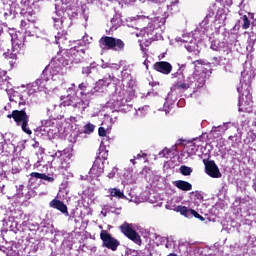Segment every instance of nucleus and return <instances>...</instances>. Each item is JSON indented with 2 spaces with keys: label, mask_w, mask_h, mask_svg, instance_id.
I'll list each match as a JSON object with an SVG mask.
<instances>
[{
  "label": "nucleus",
  "mask_w": 256,
  "mask_h": 256,
  "mask_svg": "<svg viewBox=\"0 0 256 256\" xmlns=\"http://www.w3.org/2000/svg\"><path fill=\"white\" fill-rule=\"evenodd\" d=\"M107 197H115V199H125V194L119 188L108 189Z\"/></svg>",
  "instance_id": "473e14b6"
},
{
  "label": "nucleus",
  "mask_w": 256,
  "mask_h": 256,
  "mask_svg": "<svg viewBox=\"0 0 256 256\" xmlns=\"http://www.w3.org/2000/svg\"><path fill=\"white\" fill-rule=\"evenodd\" d=\"M167 256H178L177 254H175V253H170L169 255H167Z\"/></svg>",
  "instance_id": "774afa93"
},
{
  "label": "nucleus",
  "mask_w": 256,
  "mask_h": 256,
  "mask_svg": "<svg viewBox=\"0 0 256 256\" xmlns=\"http://www.w3.org/2000/svg\"><path fill=\"white\" fill-rule=\"evenodd\" d=\"M199 151V145L190 143L188 146H186V153H188V157H191L192 155H196V153Z\"/></svg>",
  "instance_id": "c9c22d12"
},
{
  "label": "nucleus",
  "mask_w": 256,
  "mask_h": 256,
  "mask_svg": "<svg viewBox=\"0 0 256 256\" xmlns=\"http://www.w3.org/2000/svg\"><path fill=\"white\" fill-rule=\"evenodd\" d=\"M175 151H176V146H173L171 150L169 148H164L161 152H159L158 155L161 158L165 157L166 159H169L171 155H175Z\"/></svg>",
  "instance_id": "f704fd0d"
},
{
  "label": "nucleus",
  "mask_w": 256,
  "mask_h": 256,
  "mask_svg": "<svg viewBox=\"0 0 256 256\" xmlns=\"http://www.w3.org/2000/svg\"><path fill=\"white\" fill-rule=\"evenodd\" d=\"M0 89L6 91L9 100L18 103L19 107L29 105L31 102L30 97L33 95V91H29V88H26L25 85L13 88L5 75L0 76Z\"/></svg>",
  "instance_id": "39448f33"
},
{
  "label": "nucleus",
  "mask_w": 256,
  "mask_h": 256,
  "mask_svg": "<svg viewBox=\"0 0 256 256\" xmlns=\"http://www.w3.org/2000/svg\"><path fill=\"white\" fill-rule=\"evenodd\" d=\"M137 3V0H120L119 4L121 5H135Z\"/></svg>",
  "instance_id": "603ef678"
},
{
  "label": "nucleus",
  "mask_w": 256,
  "mask_h": 256,
  "mask_svg": "<svg viewBox=\"0 0 256 256\" xmlns=\"http://www.w3.org/2000/svg\"><path fill=\"white\" fill-rule=\"evenodd\" d=\"M34 149H38V151L36 152V155H43V148H41V146H39V142H35L33 144Z\"/></svg>",
  "instance_id": "3c124183"
},
{
  "label": "nucleus",
  "mask_w": 256,
  "mask_h": 256,
  "mask_svg": "<svg viewBox=\"0 0 256 256\" xmlns=\"http://www.w3.org/2000/svg\"><path fill=\"white\" fill-rule=\"evenodd\" d=\"M124 178H125V182L129 185H133L137 181V178H135V176H133V172H131V171L125 172Z\"/></svg>",
  "instance_id": "4c0bfd02"
},
{
  "label": "nucleus",
  "mask_w": 256,
  "mask_h": 256,
  "mask_svg": "<svg viewBox=\"0 0 256 256\" xmlns=\"http://www.w3.org/2000/svg\"><path fill=\"white\" fill-rule=\"evenodd\" d=\"M149 109V105L142 106L136 109L135 115H137L138 117H145V115L149 113Z\"/></svg>",
  "instance_id": "58836bf2"
},
{
  "label": "nucleus",
  "mask_w": 256,
  "mask_h": 256,
  "mask_svg": "<svg viewBox=\"0 0 256 256\" xmlns=\"http://www.w3.org/2000/svg\"><path fill=\"white\" fill-rule=\"evenodd\" d=\"M247 139H248V142L251 143V145H256L255 133H249Z\"/></svg>",
  "instance_id": "8fccbe9b"
},
{
  "label": "nucleus",
  "mask_w": 256,
  "mask_h": 256,
  "mask_svg": "<svg viewBox=\"0 0 256 256\" xmlns=\"http://www.w3.org/2000/svg\"><path fill=\"white\" fill-rule=\"evenodd\" d=\"M174 211L176 213H180V215H183L184 217H187L188 219H191L192 217H195L196 219H199L200 221H205V218L197 213V211L186 207V206H176Z\"/></svg>",
  "instance_id": "f3484780"
},
{
  "label": "nucleus",
  "mask_w": 256,
  "mask_h": 256,
  "mask_svg": "<svg viewBox=\"0 0 256 256\" xmlns=\"http://www.w3.org/2000/svg\"><path fill=\"white\" fill-rule=\"evenodd\" d=\"M106 131H107V126L100 127L98 129L99 136L100 137H105V135H107Z\"/></svg>",
  "instance_id": "864d4df0"
},
{
  "label": "nucleus",
  "mask_w": 256,
  "mask_h": 256,
  "mask_svg": "<svg viewBox=\"0 0 256 256\" xmlns=\"http://www.w3.org/2000/svg\"><path fill=\"white\" fill-rule=\"evenodd\" d=\"M223 131H227V124H223L220 126H214L212 128V133H223Z\"/></svg>",
  "instance_id": "a18cd8bd"
},
{
  "label": "nucleus",
  "mask_w": 256,
  "mask_h": 256,
  "mask_svg": "<svg viewBox=\"0 0 256 256\" xmlns=\"http://www.w3.org/2000/svg\"><path fill=\"white\" fill-rule=\"evenodd\" d=\"M80 89V97L77 96L75 93V84H71V87L68 88V95L64 96V103L63 105H71L74 109H78L80 113H83L87 107H89V97L91 95H95V92L93 89H91V86L87 82H82L79 84Z\"/></svg>",
  "instance_id": "7ed1b4c3"
},
{
  "label": "nucleus",
  "mask_w": 256,
  "mask_h": 256,
  "mask_svg": "<svg viewBox=\"0 0 256 256\" xmlns=\"http://www.w3.org/2000/svg\"><path fill=\"white\" fill-rule=\"evenodd\" d=\"M196 63H201V65H212L213 67H217L218 65H227L229 63V59L224 56L213 57L210 62L205 63L203 60H197Z\"/></svg>",
  "instance_id": "5701e85b"
},
{
  "label": "nucleus",
  "mask_w": 256,
  "mask_h": 256,
  "mask_svg": "<svg viewBox=\"0 0 256 256\" xmlns=\"http://www.w3.org/2000/svg\"><path fill=\"white\" fill-rule=\"evenodd\" d=\"M52 19H53L55 29L57 31H63L64 23L65 21H67V18L56 13V16H53Z\"/></svg>",
  "instance_id": "c756f323"
},
{
  "label": "nucleus",
  "mask_w": 256,
  "mask_h": 256,
  "mask_svg": "<svg viewBox=\"0 0 256 256\" xmlns=\"http://www.w3.org/2000/svg\"><path fill=\"white\" fill-rule=\"evenodd\" d=\"M241 19H242V27L244 29H249V27L251 26V22L249 21V18L247 17V15H243Z\"/></svg>",
  "instance_id": "de8ad7c7"
},
{
  "label": "nucleus",
  "mask_w": 256,
  "mask_h": 256,
  "mask_svg": "<svg viewBox=\"0 0 256 256\" xmlns=\"http://www.w3.org/2000/svg\"><path fill=\"white\" fill-rule=\"evenodd\" d=\"M56 45L60 47V49H67V45H69V40H67V36H65V30L58 31L57 35H55Z\"/></svg>",
  "instance_id": "393cba45"
},
{
  "label": "nucleus",
  "mask_w": 256,
  "mask_h": 256,
  "mask_svg": "<svg viewBox=\"0 0 256 256\" xmlns=\"http://www.w3.org/2000/svg\"><path fill=\"white\" fill-rule=\"evenodd\" d=\"M9 35L11 37V43H12V51L4 53V56L6 59H15L17 57V53L21 51L22 47L25 45V37H34L35 33L31 32L30 30L25 31V35L21 32H17L15 30H11L9 32Z\"/></svg>",
  "instance_id": "6e6552de"
},
{
  "label": "nucleus",
  "mask_w": 256,
  "mask_h": 256,
  "mask_svg": "<svg viewBox=\"0 0 256 256\" xmlns=\"http://www.w3.org/2000/svg\"><path fill=\"white\" fill-rule=\"evenodd\" d=\"M180 173H182L185 176H189L191 175V173H193V168L183 165L180 167Z\"/></svg>",
  "instance_id": "c03bdc74"
},
{
  "label": "nucleus",
  "mask_w": 256,
  "mask_h": 256,
  "mask_svg": "<svg viewBox=\"0 0 256 256\" xmlns=\"http://www.w3.org/2000/svg\"><path fill=\"white\" fill-rule=\"evenodd\" d=\"M37 195V192L33 190V188H29L28 194H26V199H31V197H35Z\"/></svg>",
  "instance_id": "5fc2aeb1"
},
{
  "label": "nucleus",
  "mask_w": 256,
  "mask_h": 256,
  "mask_svg": "<svg viewBox=\"0 0 256 256\" xmlns=\"http://www.w3.org/2000/svg\"><path fill=\"white\" fill-rule=\"evenodd\" d=\"M67 65H69V60L63 56L51 61L49 67L52 81H58L59 83L63 82V75L67 73Z\"/></svg>",
  "instance_id": "1a4fd4ad"
},
{
  "label": "nucleus",
  "mask_w": 256,
  "mask_h": 256,
  "mask_svg": "<svg viewBox=\"0 0 256 256\" xmlns=\"http://www.w3.org/2000/svg\"><path fill=\"white\" fill-rule=\"evenodd\" d=\"M69 59H66L70 63H81L85 57V49L74 46L68 51Z\"/></svg>",
  "instance_id": "4468645a"
},
{
  "label": "nucleus",
  "mask_w": 256,
  "mask_h": 256,
  "mask_svg": "<svg viewBox=\"0 0 256 256\" xmlns=\"http://www.w3.org/2000/svg\"><path fill=\"white\" fill-rule=\"evenodd\" d=\"M100 238L103 241V246L107 249H111V251H117V247H119V240L113 238L107 230H102L100 233Z\"/></svg>",
  "instance_id": "f8f14e48"
},
{
  "label": "nucleus",
  "mask_w": 256,
  "mask_h": 256,
  "mask_svg": "<svg viewBox=\"0 0 256 256\" xmlns=\"http://www.w3.org/2000/svg\"><path fill=\"white\" fill-rule=\"evenodd\" d=\"M215 35L218 40L212 41L210 45V49L213 51H219L222 55H229L232 51L243 52V46H241L237 34L229 33L225 27L220 26L216 29Z\"/></svg>",
  "instance_id": "f03ea898"
},
{
  "label": "nucleus",
  "mask_w": 256,
  "mask_h": 256,
  "mask_svg": "<svg viewBox=\"0 0 256 256\" xmlns=\"http://www.w3.org/2000/svg\"><path fill=\"white\" fill-rule=\"evenodd\" d=\"M50 207L53 209H58V211H61V213H66V215H69L67 212V205L65 203L61 202V200L54 199L50 202Z\"/></svg>",
  "instance_id": "7c9ffc66"
},
{
  "label": "nucleus",
  "mask_w": 256,
  "mask_h": 256,
  "mask_svg": "<svg viewBox=\"0 0 256 256\" xmlns=\"http://www.w3.org/2000/svg\"><path fill=\"white\" fill-rule=\"evenodd\" d=\"M121 75L124 85H126V87H128L129 89H133V87L135 86V80H133V77L131 76L129 70H122Z\"/></svg>",
  "instance_id": "bb28decb"
},
{
  "label": "nucleus",
  "mask_w": 256,
  "mask_h": 256,
  "mask_svg": "<svg viewBox=\"0 0 256 256\" xmlns=\"http://www.w3.org/2000/svg\"><path fill=\"white\" fill-rule=\"evenodd\" d=\"M107 140L104 138L99 147V155L97 159H101V161H107V157H109V151H107Z\"/></svg>",
  "instance_id": "c85d7f7f"
},
{
  "label": "nucleus",
  "mask_w": 256,
  "mask_h": 256,
  "mask_svg": "<svg viewBox=\"0 0 256 256\" xmlns=\"http://www.w3.org/2000/svg\"><path fill=\"white\" fill-rule=\"evenodd\" d=\"M175 187L180 189L181 191H191L193 189V185L191 183L184 180H177L174 182Z\"/></svg>",
  "instance_id": "2f4dec72"
},
{
  "label": "nucleus",
  "mask_w": 256,
  "mask_h": 256,
  "mask_svg": "<svg viewBox=\"0 0 256 256\" xmlns=\"http://www.w3.org/2000/svg\"><path fill=\"white\" fill-rule=\"evenodd\" d=\"M176 41H181L185 43L184 47L189 51V53H199V45H197V39H194L193 35L189 34L183 36L182 38H176Z\"/></svg>",
  "instance_id": "ddd939ff"
},
{
  "label": "nucleus",
  "mask_w": 256,
  "mask_h": 256,
  "mask_svg": "<svg viewBox=\"0 0 256 256\" xmlns=\"http://www.w3.org/2000/svg\"><path fill=\"white\" fill-rule=\"evenodd\" d=\"M178 4H179V0H172L170 2V5H167L168 11H173V8L171 7H175V5H178Z\"/></svg>",
  "instance_id": "4d7b16f0"
},
{
  "label": "nucleus",
  "mask_w": 256,
  "mask_h": 256,
  "mask_svg": "<svg viewBox=\"0 0 256 256\" xmlns=\"http://www.w3.org/2000/svg\"><path fill=\"white\" fill-rule=\"evenodd\" d=\"M166 18L165 17H156L151 22L148 23L147 27H144L140 30V33H136V37H142V42L144 45H151L152 41L157 39V32L155 29H159V27H163L165 25Z\"/></svg>",
  "instance_id": "0eeeda50"
},
{
  "label": "nucleus",
  "mask_w": 256,
  "mask_h": 256,
  "mask_svg": "<svg viewBox=\"0 0 256 256\" xmlns=\"http://www.w3.org/2000/svg\"><path fill=\"white\" fill-rule=\"evenodd\" d=\"M102 125H103V127H106V129H111V127H113V125L111 124V115L104 116Z\"/></svg>",
  "instance_id": "79ce46f5"
},
{
  "label": "nucleus",
  "mask_w": 256,
  "mask_h": 256,
  "mask_svg": "<svg viewBox=\"0 0 256 256\" xmlns=\"http://www.w3.org/2000/svg\"><path fill=\"white\" fill-rule=\"evenodd\" d=\"M61 103L59 105L57 104H50L47 108V115L48 117H57L59 115V112L61 111V107H71V105H65V97L61 98Z\"/></svg>",
  "instance_id": "412c9836"
},
{
  "label": "nucleus",
  "mask_w": 256,
  "mask_h": 256,
  "mask_svg": "<svg viewBox=\"0 0 256 256\" xmlns=\"http://www.w3.org/2000/svg\"><path fill=\"white\" fill-rule=\"evenodd\" d=\"M183 69H185V65L180 66L177 72L171 74L172 79H177V81L173 84L171 91L165 98L163 109H158V111H165L166 115L171 111V105H173V102H171L173 93H177V91H187V89H201V87L205 85V77L198 72H194L185 79Z\"/></svg>",
  "instance_id": "f257e3e1"
},
{
  "label": "nucleus",
  "mask_w": 256,
  "mask_h": 256,
  "mask_svg": "<svg viewBox=\"0 0 256 256\" xmlns=\"http://www.w3.org/2000/svg\"><path fill=\"white\" fill-rule=\"evenodd\" d=\"M102 61V64H101V67L102 69H116L118 70L119 69V64H113V63H109V62H105L103 60Z\"/></svg>",
  "instance_id": "a19ab883"
},
{
  "label": "nucleus",
  "mask_w": 256,
  "mask_h": 256,
  "mask_svg": "<svg viewBox=\"0 0 256 256\" xmlns=\"http://www.w3.org/2000/svg\"><path fill=\"white\" fill-rule=\"evenodd\" d=\"M104 171H105V162L100 158H96V160L92 165V168L89 171V175L91 177H100V175H103Z\"/></svg>",
  "instance_id": "6ab92c4d"
},
{
  "label": "nucleus",
  "mask_w": 256,
  "mask_h": 256,
  "mask_svg": "<svg viewBox=\"0 0 256 256\" xmlns=\"http://www.w3.org/2000/svg\"><path fill=\"white\" fill-rule=\"evenodd\" d=\"M97 71V63L93 62L87 67L82 68V75H91V73H95Z\"/></svg>",
  "instance_id": "72a5a7b5"
},
{
  "label": "nucleus",
  "mask_w": 256,
  "mask_h": 256,
  "mask_svg": "<svg viewBox=\"0 0 256 256\" xmlns=\"http://www.w3.org/2000/svg\"><path fill=\"white\" fill-rule=\"evenodd\" d=\"M99 47L102 51H123L125 49V42L115 37L103 36L99 40Z\"/></svg>",
  "instance_id": "9d476101"
},
{
  "label": "nucleus",
  "mask_w": 256,
  "mask_h": 256,
  "mask_svg": "<svg viewBox=\"0 0 256 256\" xmlns=\"http://www.w3.org/2000/svg\"><path fill=\"white\" fill-rule=\"evenodd\" d=\"M205 169L209 177H212L213 179H221L222 174L221 171H219L217 164H215V161H208L205 164Z\"/></svg>",
  "instance_id": "aec40b11"
},
{
  "label": "nucleus",
  "mask_w": 256,
  "mask_h": 256,
  "mask_svg": "<svg viewBox=\"0 0 256 256\" xmlns=\"http://www.w3.org/2000/svg\"><path fill=\"white\" fill-rule=\"evenodd\" d=\"M164 245L166 249H173V247H175V240L172 237H166Z\"/></svg>",
  "instance_id": "49530a36"
},
{
  "label": "nucleus",
  "mask_w": 256,
  "mask_h": 256,
  "mask_svg": "<svg viewBox=\"0 0 256 256\" xmlns=\"http://www.w3.org/2000/svg\"><path fill=\"white\" fill-rule=\"evenodd\" d=\"M55 157H61V152H57L56 154H55Z\"/></svg>",
  "instance_id": "69168bd1"
},
{
  "label": "nucleus",
  "mask_w": 256,
  "mask_h": 256,
  "mask_svg": "<svg viewBox=\"0 0 256 256\" xmlns=\"http://www.w3.org/2000/svg\"><path fill=\"white\" fill-rule=\"evenodd\" d=\"M152 3H165V0H150Z\"/></svg>",
  "instance_id": "e2e57ef3"
},
{
  "label": "nucleus",
  "mask_w": 256,
  "mask_h": 256,
  "mask_svg": "<svg viewBox=\"0 0 256 256\" xmlns=\"http://www.w3.org/2000/svg\"><path fill=\"white\" fill-rule=\"evenodd\" d=\"M70 121H71V123H77V118H75V117H70Z\"/></svg>",
  "instance_id": "0e129e2a"
},
{
  "label": "nucleus",
  "mask_w": 256,
  "mask_h": 256,
  "mask_svg": "<svg viewBox=\"0 0 256 256\" xmlns=\"http://www.w3.org/2000/svg\"><path fill=\"white\" fill-rule=\"evenodd\" d=\"M42 126L40 127V131H44L45 133H49V127H53L54 122L51 119L42 120Z\"/></svg>",
  "instance_id": "e433bc0d"
},
{
  "label": "nucleus",
  "mask_w": 256,
  "mask_h": 256,
  "mask_svg": "<svg viewBox=\"0 0 256 256\" xmlns=\"http://www.w3.org/2000/svg\"><path fill=\"white\" fill-rule=\"evenodd\" d=\"M253 81V73L249 70H244L241 73L240 86L237 88L239 93V108L238 111L251 113L253 107V96L251 95V83Z\"/></svg>",
  "instance_id": "20e7f679"
},
{
  "label": "nucleus",
  "mask_w": 256,
  "mask_h": 256,
  "mask_svg": "<svg viewBox=\"0 0 256 256\" xmlns=\"http://www.w3.org/2000/svg\"><path fill=\"white\" fill-rule=\"evenodd\" d=\"M252 187H253L254 191L256 192V182L253 183Z\"/></svg>",
  "instance_id": "338daca9"
},
{
  "label": "nucleus",
  "mask_w": 256,
  "mask_h": 256,
  "mask_svg": "<svg viewBox=\"0 0 256 256\" xmlns=\"http://www.w3.org/2000/svg\"><path fill=\"white\" fill-rule=\"evenodd\" d=\"M165 241H167V237H163V236L158 235L155 238L156 245H165Z\"/></svg>",
  "instance_id": "09e8293b"
},
{
  "label": "nucleus",
  "mask_w": 256,
  "mask_h": 256,
  "mask_svg": "<svg viewBox=\"0 0 256 256\" xmlns=\"http://www.w3.org/2000/svg\"><path fill=\"white\" fill-rule=\"evenodd\" d=\"M115 175H117V168H112L111 172L108 173L107 177L108 179H113V177H115Z\"/></svg>",
  "instance_id": "13d9d810"
},
{
  "label": "nucleus",
  "mask_w": 256,
  "mask_h": 256,
  "mask_svg": "<svg viewBox=\"0 0 256 256\" xmlns=\"http://www.w3.org/2000/svg\"><path fill=\"white\" fill-rule=\"evenodd\" d=\"M41 165H43V160H41V158H38V161L35 164V167H41Z\"/></svg>",
  "instance_id": "bf43d9fd"
},
{
  "label": "nucleus",
  "mask_w": 256,
  "mask_h": 256,
  "mask_svg": "<svg viewBox=\"0 0 256 256\" xmlns=\"http://www.w3.org/2000/svg\"><path fill=\"white\" fill-rule=\"evenodd\" d=\"M154 69L163 75H169L173 71V66L169 62L160 61L154 64Z\"/></svg>",
  "instance_id": "4be33fe9"
},
{
  "label": "nucleus",
  "mask_w": 256,
  "mask_h": 256,
  "mask_svg": "<svg viewBox=\"0 0 256 256\" xmlns=\"http://www.w3.org/2000/svg\"><path fill=\"white\" fill-rule=\"evenodd\" d=\"M229 141H232V143H234L235 141H237V136H229Z\"/></svg>",
  "instance_id": "680f3d73"
},
{
  "label": "nucleus",
  "mask_w": 256,
  "mask_h": 256,
  "mask_svg": "<svg viewBox=\"0 0 256 256\" xmlns=\"http://www.w3.org/2000/svg\"><path fill=\"white\" fill-rule=\"evenodd\" d=\"M45 85H47V79L42 78V79H37L35 82L32 84L28 85V91H32L33 93H37V91H43L45 89Z\"/></svg>",
  "instance_id": "b1692460"
},
{
  "label": "nucleus",
  "mask_w": 256,
  "mask_h": 256,
  "mask_svg": "<svg viewBox=\"0 0 256 256\" xmlns=\"http://www.w3.org/2000/svg\"><path fill=\"white\" fill-rule=\"evenodd\" d=\"M120 229L122 233H124V235L128 237V239L133 241V243H135L136 245H141V236H139V234L135 230H133V228H131V225H129L128 223H124L122 226H120Z\"/></svg>",
  "instance_id": "2eb2a0df"
},
{
  "label": "nucleus",
  "mask_w": 256,
  "mask_h": 256,
  "mask_svg": "<svg viewBox=\"0 0 256 256\" xmlns=\"http://www.w3.org/2000/svg\"><path fill=\"white\" fill-rule=\"evenodd\" d=\"M132 99L133 97L129 91L122 88H116L115 92L107 102V105L111 107V109H114L116 113H129V111L133 109Z\"/></svg>",
  "instance_id": "423d86ee"
},
{
  "label": "nucleus",
  "mask_w": 256,
  "mask_h": 256,
  "mask_svg": "<svg viewBox=\"0 0 256 256\" xmlns=\"http://www.w3.org/2000/svg\"><path fill=\"white\" fill-rule=\"evenodd\" d=\"M95 131V125L88 123L84 126V130L82 132H74L70 135V143H77V141H81L82 137L85 135H91Z\"/></svg>",
  "instance_id": "dca6fc26"
},
{
  "label": "nucleus",
  "mask_w": 256,
  "mask_h": 256,
  "mask_svg": "<svg viewBox=\"0 0 256 256\" xmlns=\"http://www.w3.org/2000/svg\"><path fill=\"white\" fill-rule=\"evenodd\" d=\"M112 31H117V28L121 26V18L114 17L111 19Z\"/></svg>",
  "instance_id": "ea45409f"
},
{
  "label": "nucleus",
  "mask_w": 256,
  "mask_h": 256,
  "mask_svg": "<svg viewBox=\"0 0 256 256\" xmlns=\"http://www.w3.org/2000/svg\"><path fill=\"white\" fill-rule=\"evenodd\" d=\"M35 179H43V181H48V183H53L55 181V178L51 176H47L39 172H32L30 174L29 183H35Z\"/></svg>",
  "instance_id": "cd10ccee"
},
{
  "label": "nucleus",
  "mask_w": 256,
  "mask_h": 256,
  "mask_svg": "<svg viewBox=\"0 0 256 256\" xmlns=\"http://www.w3.org/2000/svg\"><path fill=\"white\" fill-rule=\"evenodd\" d=\"M14 119L17 127H21L22 131L27 135H31L33 132L29 129V115L22 110H13L11 114L8 115V119Z\"/></svg>",
  "instance_id": "9b49d317"
},
{
  "label": "nucleus",
  "mask_w": 256,
  "mask_h": 256,
  "mask_svg": "<svg viewBox=\"0 0 256 256\" xmlns=\"http://www.w3.org/2000/svg\"><path fill=\"white\" fill-rule=\"evenodd\" d=\"M21 171V168H12L13 175L19 173Z\"/></svg>",
  "instance_id": "052dcab7"
},
{
  "label": "nucleus",
  "mask_w": 256,
  "mask_h": 256,
  "mask_svg": "<svg viewBox=\"0 0 256 256\" xmlns=\"http://www.w3.org/2000/svg\"><path fill=\"white\" fill-rule=\"evenodd\" d=\"M117 113H119V112L114 110L112 112V115H110V117H111L110 122H111L112 125L117 122Z\"/></svg>",
  "instance_id": "6e6d98bb"
},
{
  "label": "nucleus",
  "mask_w": 256,
  "mask_h": 256,
  "mask_svg": "<svg viewBox=\"0 0 256 256\" xmlns=\"http://www.w3.org/2000/svg\"><path fill=\"white\" fill-rule=\"evenodd\" d=\"M213 12H209L206 17L200 22V32L204 35H209V23L213 21Z\"/></svg>",
  "instance_id": "a878e982"
},
{
  "label": "nucleus",
  "mask_w": 256,
  "mask_h": 256,
  "mask_svg": "<svg viewBox=\"0 0 256 256\" xmlns=\"http://www.w3.org/2000/svg\"><path fill=\"white\" fill-rule=\"evenodd\" d=\"M112 82V75L104 76L103 79H100L96 82L95 87L92 91L94 93H104L105 91H107V88L109 87V85H111Z\"/></svg>",
  "instance_id": "a211bd4d"
},
{
  "label": "nucleus",
  "mask_w": 256,
  "mask_h": 256,
  "mask_svg": "<svg viewBox=\"0 0 256 256\" xmlns=\"http://www.w3.org/2000/svg\"><path fill=\"white\" fill-rule=\"evenodd\" d=\"M102 125H103V127H106V129H111V127H113V125L111 124V115L104 116Z\"/></svg>",
  "instance_id": "37998d69"
}]
</instances>
